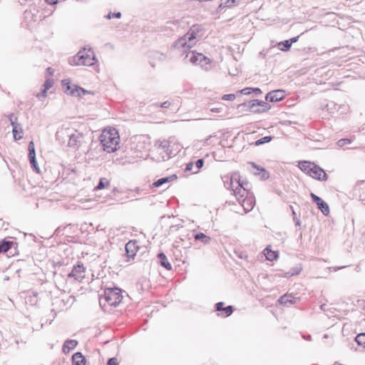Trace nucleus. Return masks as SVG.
Returning a JSON list of instances; mask_svg holds the SVG:
<instances>
[{
    "label": "nucleus",
    "instance_id": "nucleus-1",
    "mask_svg": "<svg viewBox=\"0 0 365 365\" xmlns=\"http://www.w3.org/2000/svg\"><path fill=\"white\" fill-rule=\"evenodd\" d=\"M203 36L202 28L200 25H193L188 32L178 39L175 43L177 48H190L202 38Z\"/></svg>",
    "mask_w": 365,
    "mask_h": 365
},
{
    "label": "nucleus",
    "instance_id": "nucleus-2",
    "mask_svg": "<svg viewBox=\"0 0 365 365\" xmlns=\"http://www.w3.org/2000/svg\"><path fill=\"white\" fill-rule=\"evenodd\" d=\"M100 140L103 150L108 153L116 151L120 147L119 133L115 128H105L100 136Z\"/></svg>",
    "mask_w": 365,
    "mask_h": 365
},
{
    "label": "nucleus",
    "instance_id": "nucleus-3",
    "mask_svg": "<svg viewBox=\"0 0 365 365\" xmlns=\"http://www.w3.org/2000/svg\"><path fill=\"white\" fill-rule=\"evenodd\" d=\"M97 61L94 51L91 48H84L75 55L70 61L71 65L92 66Z\"/></svg>",
    "mask_w": 365,
    "mask_h": 365
},
{
    "label": "nucleus",
    "instance_id": "nucleus-4",
    "mask_svg": "<svg viewBox=\"0 0 365 365\" xmlns=\"http://www.w3.org/2000/svg\"><path fill=\"white\" fill-rule=\"evenodd\" d=\"M299 167L305 174L314 179L324 181L327 180V175L324 170L313 163L308 161L300 162Z\"/></svg>",
    "mask_w": 365,
    "mask_h": 365
},
{
    "label": "nucleus",
    "instance_id": "nucleus-5",
    "mask_svg": "<svg viewBox=\"0 0 365 365\" xmlns=\"http://www.w3.org/2000/svg\"><path fill=\"white\" fill-rule=\"evenodd\" d=\"M239 178L240 176L237 173L232 174L229 179L230 180V186H227V189H230L233 191L236 199L240 203L247 197L248 192L244 183L240 182Z\"/></svg>",
    "mask_w": 365,
    "mask_h": 365
},
{
    "label": "nucleus",
    "instance_id": "nucleus-6",
    "mask_svg": "<svg viewBox=\"0 0 365 365\" xmlns=\"http://www.w3.org/2000/svg\"><path fill=\"white\" fill-rule=\"evenodd\" d=\"M61 135H66L68 137V145L74 149H78L84 142V135L83 133L73 130L68 128H62L56 133L57 138H60Z\"/></svg>",
    "mask_w": 365,
    "mask_h": 365
},
{
    "label": "nucleus",
    "instance_id": "nucleus-7",
    "mask_svg": "<svg viewBox=\"0 0 365 365\" xmlns=\"http://www.w3.org/2000/svg\"><path fill=\"white\" fill-rule=\"evenodd\" d=\"M185 58L194 65H200L205 71H208L211 68L210 59L202 53L190 51L186 54Z\"/></svg>",
    "mask_w": 365,
    "mask_h": 365
},
{
    "label": "nucleus",
    "instance_id": "nucleus-8",
    "mask_svg": "<svg viewBox=\"0 0 365 365\" xmlns=\"http://www.w3.org/2000/svg\"><path fill=\"white\" fill-rule=\"evenodd\" d=\"M104 298L110 306H117L122 300L121 291L120 289L106 288L104 291Z\"/></svg>",
    "mask_w": 365,
    "mask_h": 365
},
{
    "label": "nucleus",
    "instance_id": "nucleus-9",
    "mask_svg": "<svg viewBox=\"0 0 365 365\" xmlns=\"http://www.w3.org/2000/svg\"><path fill=\"white\" fill-rule=\"evenodd\" d=\"M240 106H247L251 112L256 113H264L271 108V106L268 103L257 99L250 101L247 103H243Z\"/></svg>",
    "mask_w": 365,
    "mask_h": 365
},
{
    "label": "nucleus",
    "instance_id": "nucleus-10",
    "mask_svg": "<svg viewBox=\"0 0 365 365\" xmlns=\"http://www.w3.org/2000/svg\"><path fill=\"white\" fill-rule=\"evenodd\" d=\"M62 85L64 88V92L68 95L73 96H81L86 93H88V91L82 88L81 87L77 86L71 85V82L69 79H64L62 81Z\"/></svg>",
    "mask_w": 365,
    "mask_h": 365
},
{
    "label": "nucleus",
    "instance_id": "nucleus-11",
    "mask_svg": "<svg viewBox=\"0 0 365 365\" xmlns=\"http://www.w3.org/2000/svg\"><path fill=\"white\" fill-rule=\"evenodd\" d=\"M86 268L83 264H78L74 266L71 272L68 274V277H73L75 280L81 282L85 277Z\"/></svg>",
    "mask_w": 365,
    "mask_h": 365
},
{
    "label": "nucleus",
    "instance_id": "nucleus-12",
    "mask_svg": "<svg viewBox=\"0 0 365 365\" xmlns=\"http://www.w3.org/2000/svg\"><path fill=\"white\" fill-rule=\"evenodd\" d=\"M310 195L313 201L317 205V207L321 212L324 215L327 216L329 214V207L328 204L314 193H311Z\"/></svg>",
    "mask_w": 365,
    "mask_h": 365
},
{
    "label": "nucleus",
    "instance_id": "nucleus-13",
    "mask_svg": "<svg viewBox=\"0 0 365 365\" xmlns=\"http://www.w3.org/2000/svg\"><path fill=\"white\" fill-rule=\"evenodd\" d=\"M285 97V92L283 90H275L269 92L266 96L265 100L269 102H277L282 101Z\"/></svg>",
    "mask_w": 365,
    "mask_h": 365
},
{
    "label": "nucleus",
    "instance_id": "nucleus-14",
    "mask_svg": "<svg viewBox=\"0 0 365 365\" xmlns=\"http://www.w3.org/2000/svg\"><path fill=\"white\" fill-rule=\"evenodd\" d=\"M28 149H29V158L30 160V163H31V166L34 168V169L37 173H38L39 168L38 167L37 162L36 160L35 145H34V143L33 141H31L29 143Z\"/></svg>",
    "mask_w": 365,
    "mask_h": 365
},
{
    "label": "nucleus",
    "instance_id": "nucleus-15",
    "mask_svg": "<svg viewBox=\"0 0 365 365\" xmlns=\"http://www.w3.org/2000/svg\"><path fill=\"white\" fill-rule=\"evenodd\" d=\"M249 165L252 168V172L255 175H259L262 180H267L269 178V175L264 168L258 166L255 163H249Z\"/></svg>",
    "mask_w": 365,
    "mask_h": 365
},
{
    "label": "nucleus",
    "instance_id": "nucleus-16",
    "mask_svg": "<svg viewBox=\"0 0 365 365\" xmlns=\"http://www.w3.org/2000/svg\"><path fill=\"white\" fill-rule=\"evenodd\" d=\"M38 9L35 6H30L29 9L25 11L24 18L26 21L36 22L38 20Z\"/></svg>",
    "mask_w": 365,
    "mask_h": 365
},
{
    "label": "nucleus",
    "instance_id": "nucleus-17",
    "mask_svg": "<svg viewBox=\"0 0 365 365\" xmlns=\"http://www.w3.org/2000/svg\"><path fill=\"white\" fill-rule=\"evenodd\" d=\"M298 300L299 299L294 297L292 294H286L280 297L279 299H278V302L282 304L289 306V304L297 303Z\"/></svg>",
    "mask_w": 365,
    "mask_h": 365
},
{
    "label": "nucleus",
    "instance_id": "nucleus-18",
    "mask_svg": "<svg viewBox=\"0 0 365 365\" xmlns=\"http://www.w3.org/2000/svg\"><path fill=\"white\" fill-rule=\"evenodd\" d=\"M354 191L359 193V200L365 205V181L357 182Z\"/></svg>",
    "mask_w": 365,
    "mask_h": 365
},
{
    "label": "nucleus",
    "instance_id": "nucleus-19",
    "mask_svg": "<svg viewBox=\"0 0 365 365\" xmlns=\"http://www.w3.org/2000/svg\"><path fill=\"white\" fill-rule=\"evenodd\" d=\"M240 203L243 207L245 212H248L251 211L255 206V200H253V198L252 197H246Z\"/></svg>",
    "mask_w": 365,
    "mask_h": 365
},
{
    "label": "nucleus",
    "instance_id": "nucleus-20",
    "mask_svg": "<svg viewBox=\"0 0 365 365\" xmlns=\"http://www.w3.org/2000/svg\"><path fill=\"white\" fill-rule=\"evenodd\" d=\"M125 251L127 256L130 258H133L136 254V246L135 242L133 241L128 242L125 245Z\"/></svg>",
    "mask_w": 365,
    "mask_h": 365
},
{
    "label": "nucleus",
    "instance_id": "nucleus-21",
    "mask_svg": "<svg viewBox=\"0 0 365 365\" xmlns=\"http://www.w3.org/2000/svg\"><path fill=\"white\" fill-rule=\"evenodd\" d=\"M72 364L86 365V359L81 352H76L73 355Z\"/></svg>",
    "mask_w": 365,
    "mask_h": 365
},
{
    "label": "nucleus",
    "instance_id": "nucleus-22",
    "mask_svg": "<svg viewBox=\"0 0 365 365\" xmlns=\"http://www.w3.org/2000/svg\"><path fill=\"white\" fill-rule=\"evenodd\" d=\"M216 310L218 312H225V317H229L232 314L233 312V309L232 306H227V307H224V303L223 302H218L215 305Z\"/></svg>",
    "mask_w": 365,
    "mask_h": 365
},
{
    "label": "nucleus",
    "instance_id": "nucleus-23",
    "mask_svg": "<svg viewBox=\"0 0 365 365\" xmlns=\"http://www.w3.org/2000/svg\"><path fill=\"white\" fill-rule=\"evenodd\" d=\"M78 342L76 340L73 339H68L65 341L63 346V351L64 353H68L71 350L76 348L77 346Z\"/></svg>",
    "mask_w": 365,
    "mask_h": 365
},
{
    "label": "nucleus",
    "instance_id": "nucleus-24",
    "mask_svg": "<svg viewBox=\"0 0 365 365\" xmlns=\"http://www.w3.org/2000/svg\"><path fill=\"white\" fill-rule=\"evenodd\" d=\"M158 257L160 260L161 266H163L168 270H170L172 269V266L170 263L168 262V258L164 253H159L158 255Z\"/></svg>",
    "mask_w": 365,
    "mask_h": 365
},
{
    "label": "nucleus",
    "instance_id": "nucleus-25",
    "mask_svg": "<svg viewBox=\"0 0 365 365\" xmlns=\"http://www.w3.org/2000/svg\"><path fill=\"white\" fill-rule=\"evenodd\" d=\"M264 255L266 259L269 261H273L277 259L278 257V252L276 251H272L269 248V247L264 249Z\"/></svg>",
    "mask_w": 365,
    "mask_h": 365
},
{
    "label": "nucleus",
    "instance_id": "nucleus-26",
    "mask_svg": "<svg viewBox=\"0 0 365 365\" xmlns=\"http://www.w3.org/2000/svg\"><path fill=\"white\" fill-rule=\"evenodd\" d=\"M177 177L175 175H171L170 177L162 178L156 180L155 182H153V186L155 187H160L165 183H168V182L172 181L173 179H175Z\"/></svg>",
    "mask_w": 365,
    "mask_h": 365
},
{
    "label": "nucleus",
    "instance_id": "nucleus-27",
    "mask_svg": "<svg viewBox=\"0 0 365 365\" xmlns=\"http://www.w3.org/2000/svg\"><path fill=\"white\" fill-rule=\"evenodd\" d=\"M12 133L16 140H20L23 138V136L21 135L23 133L22 128L19 124L16 125H14L12 127Z\"/></svg>",
    "mask_w": 365,
    "mask_h": 365
},
{
    "label": "nucleus",
    "instance_id": "nucleus-28",
    "mask_svg": "<svg viewBox=\"0 0 365 365\" xmlns=\"http://www.w3.org/2000/svg\"><path fill=\"white\" fill-rule=\"evenodd\" d=\"M194 238L196 240H201L205 245H207L211 241V238L205 234L200 232L195 235Z\"/></svg>",
    "mask_w": 365,
    "mask_h": 365
},
{
    "label": "nucleus",
    "instance_id": "nucleus-29",
    "mask_svg": "<svg viewBox=\"0 0 365 365\" xmlns=\"http://www.w3.org/2000/svg\"><path fill=\"white\" fill-rule=\"evenodd\" d=\"M53 83H54L53 79H52V78L46 79V81H45V83L43 84V93H42L43 97H46V91L53 86Z\"/></svg>",
    "mask_w": 365,
    "mask_h": 365
},
{
    "label": "nucleus",
    "instance_id": "nucleus-30",
    "mask_svg": "<svg viewBox=\"0 0 365 365\" xmlns=\"http://www.w3.org/2000/svg\"><path fill=\"white\" fill-rule=\"evenodd\" d=\"M277 47L282 51H287L291 47V43L288 40L281 41L277 43Z\"/></svg>",
    "mask_w": 365,
    "mask_h": 365
},
{
    "label": "nucleus",
    "instance_id": "nucleus-31",
    "mask_svg": "<svg viewBox=\"0 0 365 365\" xmlns=\"http://www.w3.org/2000/svg\"><path fill=\"white\" fill-rule=\"evenodd\" d=\"M13 242L10 241L0 242V252H7L11 247Z\"/></svg>",
    "mask_w": 365,
    "mask_h": 365
},
{
    "label": "nucleus",
    "instance_id": "nucleus-32",
    "mask_svg": "<svg viewBox=\"0 0 365 365\" xmlns=\"http://www.w3.org/2000/svg\"><path fill=\"white\" fill-rule=\"evenodd\" d=\"M110 182L108 179L103 178H101L98 185L96 187L95 190H101L108 186H109Z\"/></svg>",
    "mask_w": 365,
    "mask_h": 365
},
{
    "label": "nucleus",
    "instance_id": "nucleus-33",
    "mask_svg": "<svg viewBox=\"0 0 365 365\" xmlns=\"http://www.w3.org/2000/svg\"><path fill=\"white\" fill-rule=\"evenodd\" d=\"M355 341L359 345H362L365 347V333L359 334L356 338Z\"/></svg>",
    "mask_w": 365,
    "mask_h": 365
},
{
    "label": "nucleus",
    "instance_id": "nucleus-34",
    "mask_svg": "<svg viewBox=\"0 0 365 365\" xmlns=\"http://www.w3.org/2000/svg\"><path fill=\"white\" fill-rule=\"evenodd\" d=\"M168 147H169V144L167 141L164 140V141H162L159 143V145H158V149H161V150H165L166 153H167V158H169L170 156H169V154L168 153Z\"/></svg>",
    "mask_w": 365,
    "mask_h": 365
},
{
    "label": "nucleus",
    "instance_id": "nucleus-35",
    "mask_svg": "<svg viewBox=\"0 0 365 365\" xmlns=\"http://www.w3.org/2000/svg\"><path fill=\"white\" fill-rule=\"evenodd\" d=\"M271 140H272V137L271 136H265V137H263V138L256 140L255 145H262L264 143H267L270 142Z\"/></svg>",
    "mask_w": 365,
    "mask_h": 365
},
{
    "label": "nucleus",
    "instance_id": "nucleus-36",
    "mask_svg": "<svg viewBox=\"0 0 365 365\" xmlns=\"http://www.w3.org/2000/svg\"><path fill=\"white\" fill-rule=\"evenodd\" d=\"M351 143V140L349 138L340 139L336 143L337 145L340 148L344 147L346 145H349Z\"/></svg>",
    "mask_w": 365,
    "mask_h": 365
},
{
    "label": "nucleus",
    "instance_id": "nucleus-37",
    "mask_svg": "<svg viewBox=\"0 0 365 365\" xmlns=\"http://www.w3.org/2000/svg\"><path fill=\"white\" fill-rule=\"evenodd\" d=\"M240 0H227L225 3V6L227 8H232L235 6L239 4Z\"/></svg>",
    "mask_w": 365,
    "mask_h": 365
},
{
    "label": "nucleus",
    "instance_id": "nucleus-38",
    "mask_svg": "<svg viewBox=\"0 0 365 365\" xmlns=\"http://www.w3.org/2000/svg\"><path fill=\"white\" fill-rule=\"evenodd\" d=\"M121 17V13L120 12H115V13H112V12H109L107 15L105 16V18L107 19H110L112 18H120Z\"/></svg>",
    "mask_w": 365,
    "mask_h": 365
},
{
    "label": "nucleus",
    "instance_id": "nucleus-39",
    "mask_svg": "<svg viewBox=\"0 0 365 365\" xmlns=\"http://www.w3.org/2000/svg\"><path fill=\"white\" fill-rule=\"evenodd\" d=\"M222 99L224 101H234L235 99V95L230 93V94H225L222 97Z\"/></svg>",
    "mask_w": 365,
    "mask_h": 365
},
{
    "label": "nucleus",
    "instance_id": "nucleus-40",
    "mask_svg": "<svg viewBox=\"0 0 365 365\" xmlns=\"http://www.w3.org/2000/svg\"><path fill=\"white\" fill-rule=\"evenodd\" d=\"M170 105H171V103L169 101H166L160 104H159V103L154 104V106L156 107H160V108H169L170 106Z\"/></svg>",
    "mask_w": 365,
    "mask_h": 365
},
{
    "label": "nucleus",
    "instance_id": "nucleus-41",
    "mask_svg": "<svg viewBox=\"0 0 365 365\" xmlns=\"http://www.w3.org/2000/svg\"><path fill=\"white\" fill-rule=\"evenodd\" d=\"M8 118H9V120L11 123V125H12V127L14 126V125H18L19 123H17V118L16 117H14V115L13 114H9L8 115Z\"/></svg>",
    "mask_w": 365,
    "mask_h": 365
},
{
    "label": "nucleus",
    "instance_id": "nucleus-42",
    "mask_svg": "<svg viewBox=\"0 0 365 365\" xmlns=\"http://www.w3.org/2000/svg\"><path fill=\"white\" fill-rule=\"evenodd\" d=\"M203 165H204V160L198 159L195 163L197 170L195 171L194 173H197L198 172V170L200 169L203 166Z\"/></svg>",
    "mask_w": 365,
    "mask_h": 365
},
{
    "label": "nucleus",
    "instance_id": "nucleus-43",
    "mask_svg": "<svg viewBox=\"0 0 365 365\" xmlns=\"http://www.w3.org/2000/svg\"><path fill=\"white\" fill-rule=\"evenodd\" d=\"M153 56L160 61H164L165 59V56L163 53L159 52L153 53Z\"/></svg>",
    "mask_w": 365,
    "mask_h": 365
},
{
    "label": "nucleus",
    "instance_id": "nucleus-44",
    "mask_svg": "<svg viewBox=\"0 0 365 365\" xmlns=\"http://www.w3.org/2000/svg\"><path fill=\"white\" fill-rule=\"evenodd\" d=\"M240 93L243 95H250L252 93V88H245L240 90Z\"/></svg>",
    "mask_w": 365,
    "mask_h": 365
},
{
    "label": "nucleus",
    "instance_id": "nucleus-45",
    "mask_svg": "<svg viewBox=\"0 0 365 365\" xmlns=\"http://www.w3.org/2000/svg\"><path fill=\"white\" fill-rule=\"evenodd\" d=\"M106 365H118L117 359L115 357L109 359Z\"/></svg>",
    "mask_w": 365,
    "mask_h": 365
},
{
    "label": "nucleus",
    "instance_id": "nucleus-46",
    "mask_svg": "<svg viewBox=\"0 0 365 365\" xmlns=\"http://www.w3.org/2000/svg\"><path fill=\"white\" fill-rule=\"evenodd\" d=\"M230 178H231V176L230 177L225 176L224 178H223V182H224V185H225L226 188H227V186H230V180L229 179Z\"/></svg>",
    "mask_w": 365,
    "mask_h": 365
},
{
    "label": "nucleus",
    "instance_id": "nucleus-47",
    "mask_svg": "<svg viewBox=\"0 0 365 365\" xmlns=\"http://www.w3.org/2000/svg\"><path fill=\"white\" fill-rule=\"evenodd\" d=\"M300 271H301V268H299V269L296 268V269H294L292 272L287 273V274L289 275V276H292V275H294V274H298L300 272Z\"/></svg>",
    "mask_w": 365,
    "mask_h": 365
},
{
    "label": "nucleus",
    "instance_id": "nucleus-48",
    "mask_svg": "<svg viewBox=\"0 0 365 365\" xmlns=\"http://www.w3.org/2000/svg\"><path fill=\"white\" fill-rule=\"evenodd\" d=\"M225 8H227V6H225V3H221L217 8V11L221 12Z\"/></svg>",
    "mask_w": 365,
    "mask_h": 365
},
{
    "label": "nucleus",
    "instance_id": "nucleus-49",
    "mask_svg": "<svg viewBox=\"0 0 365 365\" xmlns=\"http://www.w3.org/2000/svg\"><path fill=\"white\" fill-rule=\"evenodd\" d=\"M192 168H193V163H189L186 165L185 170L186 171L192 170Z\"/></svg>",
    "mask_w": 365,
    "mask_h": 365
},
{
    "label": "nucleus",
    "instance_id": "nucleus-50",
    "mask_svg": "<svg viewBox=\"0 0 365 365\" xmlns=\"http://www.w3.org/2000/svg\"><path fill=\"white\" fill-rule=\"evenodd\" d=\"M298 38H299V36L293 37L289 40V43H291V44L293 43H295L298 41Z\"/></svg>",
    "mask_w": 365,
    "mask_h": 365
},
{
    "label": "nucleus",
    "instance_id": "nucleus-51",
    "mask_svg": "<svg viewBox=\"0 0 365 365\" xmlns=\"http://www.w3.org/2000/svg\"><path fill=\"white\" fill-rule=\"evenodd\" d=\"M45 1L51 5L55 4L57 3V0H45Z\"/></svg>",
    "mask_w": 365,
    "mask_h": 365
},
{
    "label": "nucleus",
    "instance_id": "nucleus-52",
    "mask_svg": "<svg viewBox=\"0 0 365 365\" xmlns=\"http://www.w3.org/2000/svg\"><path fill=\"white\" fill-rule=\"evenodd\" d=\"M252 92L255 93H262V91L260 88H252Z\"/></svg>",
    "mask_w": 365,
    "mask_h": 365
},
{
    "label": "nucleus",
    "instance_id": "nucleus-53",
    "mask_svg": "<svg viewBox=\"0 0 365 365\" xmlns=\"http://www.w3.org/2000/svg\"><path fill=\"white\" fill-rule=\"evenodd\" d=\"M53 71H53V69L52 68H50V67H49V68H47V72H48V74H50V75H53Z\"/></svg>",
    "mask_w": 365,
    "mask_h": 365
},
{
    "label": "nucleus",
    "instance_id": "nucleus-54",
    "mask_svg": "<svg viewBox=\"0 0 365 365\" xmlns=\"http://www.w3.org/2000/svg\"><path fill=\"white\" fill-rule=\"evenodd\" d=\"M290 209L292 210V213L293 217H294L293 218H294V220H295L296 212H295V211H294V210L292 206H290Z\"/></svg>",
    "mask_w": 365,
    "mask_h": 365
},
{
    "label": "nucleus",
    "instance_id": "nucleus-55",
    "mask_svg": "<svg viewBox=\"0 0 365 365\" xmlns=\"http://www.w3.org/2000/svg\"><path fill=\"white\" fill-rule=\"evenodd\" d=\"M211 111L212 112H220V108H212L211 109Z\"/></svg>",
    "mask_w": 365,
    "mask_h": 365
},
{
    "label": "nucleus",
    "instance_id": "nucleus-56",
    "mask_svg": "<svg viewBox=\"0 0 365 365\" xmlns=\"http://www.w3.org/2000/svg\"><path fill=\"white\" fill-rule=\"evenodd\" d=\"M300 223H301V222H300V221H299V220H296V225H297V226H299V225H300Z\"/></svg>",
    "mask_w": 365,
    "mask_h": 365
},
{
    "label": "nucleus",
    "instance_id": "nucleus-57",
    "mask_svg": "<svg viewBox=\"0 0 365 365\" xmlns=\"http://www.w3.org/2000/svg\"><path fill=\"white\" fill-rule=\"evenodd\" d=\"M343 267H336V268H335V269H334V270H335V271H337V270H339V269H340L341 268H343Z\"/></svg>",
    "mask_w": 365,
    "mask_h": 365
}]
</instances>
